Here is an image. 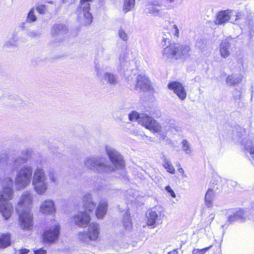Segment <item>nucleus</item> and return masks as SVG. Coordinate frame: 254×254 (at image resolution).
<instances>
[{
	"mask_svg": "<svg viewBox=\"0 0 254 254\" xmlns=\"http://www.w3.org/2000/svg\"><path fill=\"white\" fill-rule=\"evenodd\" d=\"M32 183L35 192L40 195H44L49 189V183L44 169L37 167L33 170L30 164L24 165L17 172L14 180L16 190L24 189Z\"/></svg>",
	"mask_w": 254,
	"mask_h": 254,
	"instance_id": "obj_1",
	"label": "nucleus"
},
{
	"mask_svg": "<svg viewBox=\"0 0 254 254\" xmlns=\"http://www.w3.org/2000/svg\"><path fill=\"white\" fill-rule=\"evenodd\" d=\"M107 154L114 166L107 167L99 157H87L84 161L85 166L88 169L99 172H108L115 169H122L124 167V162L122 156L114 148L111 146H106Z\"/></svg>",
	"mask_w": 254,
	"mask_h": 254,
	"instance_id": "obj_2",
	"label": "nucleus"
},
{
	"mask_svg": "<svg viewBox=\"0 0 254 254\" xmlns=\"http://www.w3.org/2000/svg\"><path fill=\"white\" fill-rule=\"evenodd\" d=\"M190 48L187 45L173 43L165 47L162 51L164 59H184L189 57Z\"/></svg>",
	"mask_w": 254,
	"mask_h": 254,
	"instance_id": "obj_3",
	"label": "nucleus"
},
{
	"mask_svg": "<svg viewBox=\"0 0 254 254\" xmlns=\"http://www.w3.org/2000/svg\"><path fill=\"white\" fill-rule=\"evenodd\" d=\"M101 227L97 223L90 224L86 231L78 233V239L82 242L88 244L89 242H97L100 240Z\"/></svg>",
	"mask_w": 254,
	"mask_h": 254,
	"instance_id": "obj_4",
	"label": "nucleus"
},
{
	"mask_svg": "<svg viewBox=\"0 0 254 254\" xmlns=\"http://www.w3.org/2000/svg\"><path fill=\"white\" fill-rule=\"evenodd\" d=\"M13 180L10 177H5L2 181L0 190V201H9L13 198Z\"/></svg>",
	"mask_w": 254,
	"mask_h": 254,
	"instance_id": "obj_5",
	"label": "nucleus"
},
{
	"mask_svg": "<svg viewBox=\"0 0 254 254\" xmlns=\"http://www.w3.org/2000/svg\"><path fill=\"white\" fill-rule=\"evenodd\" d=\"M96 75L101 83L103 85H108L115 86L119 83V77L113 72L105 71L102 72L99 67L95 66Z\"/></svg>",
	"mask_w": 254,
	"mask_h": 254,
	"instance_id": "obj_6",
	"label": "nucleus"
},
{
	"mask_svg": "<svg viewBox=\"0 0 254 254\" xmlns=\"http://www.w3.org/2000/svg\"><path fill=\"white\" fill-rule=\"evenodd\" d=\"M34 195L30 191H24L19 198L16 205V212L29 210L33 205Z\"/></svg>",
	"mask_w": 254,
	"mask_h": 254,
	"instance_id": "obj_7",
	"label": "nucleus"
},
{
	"mask_svg": "<svg viewBox=\"0 0 254 254\" xmlns=\"http://www.w3.org/2000/svg\"><path fill=\"white\" fill-rule=\"evenodd\" d=\"M133 89L138 92L151 91L153 89L151 81L144 74L138 75L132 85Z\"/></svg>",
	"mask_w": 254,
	"mask_h": 254,
	"instance_id": "obj_8",
	"label": "nucleus"
},
{
	"mask_svg": "<svg viewBox=\"0 0 254 254\" xmlns=\"http://www.w3.org/2000/svg\"><path fill=\"white\" fill-rule=\"evenodd\" d=\"M139 124L154 133L160 132L162 127L160 124L146 114L140 115Z\"/></svg>",
	"mask_w": 254,
	"mask_h": 254,
	"instance_id": "obj_9",
	"label": "nucleus"
},
{
	"mask_svg": "<svg viewBox=\"0 0 254 254\" xmlns=\"http://www.w3.org/2000/svg\"><path fill=\"white\" fill-rule=\"evenodd\" d=\"M19 215L18 223L20 227L25 230H31L33 228V215L29 210L17 212Z\"/></svg>",
	"mask_w": 254,
	"mask_h": 254,
	"instance_id": "obj_10",
	"label": "nucleus"
},
{
	"mask_svg": "<svg viewBox=\"0 0 254 254\" xmlns=\"http://www.w3.org/2000/svg\"><path fill=\"white\" fill-rule=\"evenodd\" d=\"M32 150L30 149H24L21 151L20 156L15 157L10 163L9 168L10 170L9 173L12 174L14 170L17 169L22 164L26 163L28 159L31 157Z\"/></svg>",
	"mask_w": 254,
	"mask_h": 254,
	"instance_id": "obj_11",
	"label": "nucleus"
},
{
	"mask_svg": "<svg viewBox=\"0 0 254 254\" xmlns=\"http://www.w3.org/2000/svg\"><path fill=\"white\" fill-rule=\"evenodd\" d=\"M60 234V226L56 222L50 227L46 228L43 235V240L45 242L53 243L57 241Z\"/></svg>",
	"mask_w": 254,
	"mask_h": 254,
	"instance_id": "obj_12",
	"label": "nucleus"
},
{
	"mask_svg": "<svg viewBox=\"0 0 254 254\" xmlns=\"http://www.w3.org/2000/svg\"><path fill=\"white\" fill-rule=\"evenodd\" d=\"M73 221L76 226L85 228L90 222L91 217L86 212L79 211L73 216Z\"/></svg>",
	"mask_w": 254,
	"mask_h": 254,
	"instance_id": "obj_13",
	"label": "nucleus"
},
{
	"mask_svg": "<svg viewBox=\"0 0 254 254\" xmlns=\"http://www.w3.org/2000/svg\"><path fill=\"white\" fill-rule=\"evenodd\" d=\"M147 218V225L154 228L157 225L161 223L162 212L157 208H153L149 211Z\"/></svg>",
	"mask_w": 254,
	"mask_h": 254,
	"instance_id": "obj_14",
	"label": "nucleus"
},
{
	"mask_svg": "<svg viewBox=\"0 0 254 254\" xmlns=\"http://www.w3.org/2000/svg\"><path fill=\"white\" fill-rule=\"evenodd\" d=\"M40 212L43 214L49 215L55 214L56 211L54 201L48 199L42 201L40 205Z\"/></svg>",
	"mask_w": 254,
	"mask_h": 254,
	"instance_id": "obj_15",
	"label": "nucleus"
},
{
	"mask_svg": "<svg viewBox=\"0 0 254 254\" xmlns=\"http://www.w3.org/2000/svg\"><path fill=\"white\" fill-rule=\"evenodd\" d=\"M168 87L170 90H173L181 100L186 99L187 92L181 83L178 82H171L168 84Z\"/></svg>",
	"mask_w": 254,
	"mask_h": 254,
	"instance_id": "obj_16",
	"label": "nucleus"
},
{
	"mask_svg": "<svg viewBox=\"0 0 254 254\" xmlns=\"http://www.w3.org/2000/svg\"><path fill=\"white\" fill-rule=\"evenodd\" d=\"M4 103L11 108H21L23 101L18 96L13 95H7L4 97Z\"/></svg>",
	"mask_w": 254,
	"mask_h": 254,
	"instance_id": "obj_17",
	"label": "nucleus"
},
{
	"mask_svg": "<svg viewBox=\"0 0 254 254\" xmlns=\"http://www.w3.org/2000/svg\"><path fill=\"white\" fill-rule=\"evenodd\" d=\"M13 213V206L9 201H0V213L5 219L10 218Z\"/></svg>",
	"mask_w": 254,
	"mask_h": 254,
	"instance_id": "obj_18",
	"label": "nucleus"
},
{
	"mask_svg": "<svg viewBox=\"0 0 254 254\" xmlns=\"http://www.w3.org/2000/svg\"><path fill=\"white\" fill-rule=\"evenodd\" d=\"M234 11L232 10H221L218 13L215 23L216 24H222L226 23L233 16Z\"/></svg>",
	"mask_w": 254,
	"mask_h": 254,
	"instance_id": "obj_19",
	"label": "nucleus"
},
{
	"mask_svg": "<svg viewBox=\"0 0 254 254\" xmlns=\"http://www.w3.org/2000/svg\"><path fill=\"white\" fill-rule=\"evenodd\" d=\"M244 211L240 209H235L228 212V221L232 223L244 218Z\"/></svg>",
	"mask_w": 254,
	"mask_h": 254,
	"instance_id": "obj_20",
	"label": "nucleus"
},
{
	"mask_svg": "<svg viewBox=\"0 0 254 254\" xmlns=\"http://www.w3.org/2000/svg\"><path fill=\"white\" fill-rule=\"evenodd\" d=\"M108 203L106 200L100 201L96 209V215L98 219H102L107 212Z\"/></svg>",
	"mask_w": 254,
	"mask_h": 254,
	"instance_id": "obj_21",
	"label": "nucleus"
},
{
	"mask_svg": "<svg viewBox=\"0 0 254 254\" xmlns=\"http://www.w3.org/2000/svg\"><path fill=\"white\" fill-rule=\"evenodd\" d=\"M231 44L227 41H223L219 46L221 57L224 59L228 58L230 55Z\"/></svg>",
	"mask_w": 254,
	"mask_h": 254,
	"instance_id": "obj_22",
	"label": "nucleus"
},
{
	"mask_svg": "<svg viewBox=\"0 0 254 254\" xmlns=\"http://www.w3.org/2000/svg\"><path fill=\"white\" fill-rule=\"evenodd\" d=\"M145 11L147 13H149L154 16H159L161 13L160 10L158 7V5L155 4L153 2H149L146 5Z\"/></svg>",
	"mask_w": 254,
	"mask_h": 254,
	"instance_id": "obj_23",
	"label": "nucleus"
},
{
	"mask_svg": "<svg viewBox=\"0 0 254 254\" xmlns=\"http://www.w3.org/2000/svg\"><path fill=\"white\" fill-rule=\"evenodd\" d=\"M90 8L86 9L85 8H79L78 10H82L83 11V17L82 20L83 24L85 26L90 25L93 21V17L90 12Z\"/></svg>",
	"mask_w": 254,
	"mask_h": 254,
	"instance_id": "obj_24",
	"label": "nucleus"
},
{
	"mask_svg": "<svg viewBox=\"0 0 254 254\" xmlns=\"http://www.w3.org/2000/svg\"><path fill=\"white\" fill-rule=\"evenodd\" d=\"M243 77V75L240 74H232L227 77L226 82L230 86L238 84L241 82Z\"/></svg>",
	"mask_w": 254,
	"mask_h": 254,
	"instance_id": "obj_25",
	"label": "nucleus"
},
{
	"mask_svg": "<svg viewBox=\"0 0 254 254\" xmlns=\"http://www.w3.org/2000/svg\"><path fill=\"white\" fill-rule=\"evenodd\" d=\"M11 236L9 233H3L0 236V248L4 249L11 244Z\"/></svg>",
	"mask_w": 254,
	"mask_h": 254,
	"instance_id": "obj_26",
	"label": "nucleus"
},
{
	"mask_svg": "<svg viewBox=\"0 0 254 254\" xmlns=\"http://www.w3.org/2000/svg\"><path fill=\"white\" fill-rule=\"evenodd\" d=\"M67 31L66 28L63 24H55L52 29V33L54 35H64Z\"/></svg>",
	"mask_w": 254,
	"mask_h": 254,
	"instance_id": "obj_27",
	"label": "nucleus"
},
{
	"mask_svg": "<svg viewBox=\"0 0 254 254\" xmlns=\"http://www.w3.org/2000/svg\"><path fill=\"white\" fill-rule=\"evenodd\" d=\"M245 149L251 155L252 160L254 161V140L248 141L245 144Z\"/></svg>",
	"mask_w": 254,
	"mask_h": 254,
	"instance_id": "obj_28",
	"label": "nucleus"
},
{
	"mask_svg": "<svg viewBox=\"0 0 254 254\" xmlns=\"http://www.w3.org/2000/svg\"><path fill=\"white\" fill-rule=\"evenodd\" d=\"M214 192L212 189H208L205 196V202L208 207H211L212 205V201L214 197Z\"/></svg>",
	"mask_w": 254,
	"mask_h": 254,
	"instance_id": "obj_29",
	"label": "nucleus"
},
{
	"mask_svg": "<svg viewBox=\"0 0 254 254\" xmlns=\"http://www.w3.org/2000/svg\"><path fill=\"white\" fill-rule=\"evenodd\" d=\"M163 166L165 168L168 172L172 174H175V170L172 163L169 159L166 157L164 158Z\"/></svg>",
	"mask_w": 254,
	"mask_h": 254,
	"instance_id": "obj_30",
	"label": "nucleus"
},
{
	"mask_svg": "<svg viewBox=\"0 0 254 254\" xmlns=\"http://www.w3.org/2000/svg\"><path fill=\"white\" fill-rule=\"evenodd\" d=\"M17 41L18 38L17 35L15 33H13L11 35L9 36L8 39L6 41L5 46L7 47L15 46Z\"/></svg>",
	"mask_w": 254,
	"mask_h": 254,
	"instance_id": "obj_31",
	"label": "nucleus"
},
{
	"mask_svg": "<svg viewBox=\"0 0 254 254\" xmlns=\"http://www.w3.org/2000/svg\"><path fill=\"white\" fill-rule=\"evenodd\" d=\"M123 223L125 229L130 230L131 228V222L130 219L129 214L128 211H126L123 220Z\"/></svg>",
	"mask_w": 254,
	"mask_h": 254,
	"instance_id": "obj_32",
	"label": "nucleus"
},
{
	"mask_svg": "<svg viewBox=\"0 0 254 254\" xmlns=\"http://www.w3.org/2000/svg\"><path fill=\"white\" fill-rule=\"evenodd\" d=\"M135 0H125L123 9L125 12L131 10L134 6Z\"/></svg>",
	"mask_w": 254,
	"mask_h": 254,
	"instance_id": "obj_33",
	"label": "nucleus"
},
{
	"mask_svg": "<svg viewBox=\"0 0 254 254\" xmlns=\"http://www.w3.org/2000/svg\"><path fill=\"white\" fill-rule=\"evenodd\" d=\"M181 144L182 145V149L186 154H189L191 153L190 145L189 142L186 140L184 139Z\"/></svg>",
	"mask_w": 254,
	"mask_h": 254,
	"instance_id": "obj_34",
	"label": "nucleus"
},
{
	"mask_svg": "<svg viewBox=\"0 0 254 254\" xmlns=\"http://www.w3.org/2000/svg\"><path fill=\"white\" fill-rule=\"evenodd\" d=\"M235 18L232 16V22L234 23L238 24L239 21L244 19V15L240 11H237L234 15Z\"/></svg>",
	"mask_w": 254,
	"mask_h": 254,
	"instance_id": "obj_35",
	"label": "nucleus"
},
{
	"mask_svg": "<svg viewBox=\"0 0 254 254\" xmlns=\"http://www.w3.org/2000/svg\"><path fill=\"white\" fill-rule=\"evenodd\" d=\"M36 20L35 10L34 8H32L28 13L27 21L32 22L35 21Z\"/></svg>",
	"mask_w": 254,
	"mask_h": 254,
	"instance_id": "obj_36",
	"label": "nucleus"
},
{
	"mask_svg": "<svg viewBox=\"0 0 254 254\" xmlns=\"http://www.w3.org/2000/svg\"><path fill=\"white\" fill-rule=\"evenodd\" d=\"M129 119L131 121H137L139 124L140 115L135 111H132L128 115Z\"/></svg>",
	"mask_w": 254,
	"mask_h": 254,
	"instance_id": "obj_37",
	"label": "nucleus"
},
{
	"mask_svg": "<svg viewBox=\"0 0 254 254\" xmlns=\"http://www.w3.org/2000/svg\"><path fill=\"white\" fill-rule=\"evenodd\" d=\"M93 0H80V7L79 8H85L86 9L90 8V4L89 2H91Z\"/></svg>",
	"mask_w": 254,
	"mask_h": 254,
	"instance_id": "obj_38",
	"label": "nucleus"
},
{
	"mask_svg": "<svg viewBox=\"0 0 254 254\" xmlns=\"http://www.w3.org/2000/svg\"><path fill=\"white\" fill-rule=\"evenodd\" d=\"M196 46L201 51H204L206 47V42L202 39L198 40Z\"/></svg>",
	"mask_w": 254,
	"mask_h": 254,
	"instance_id": "obj_39",
	"label": "nucleus"
},
{
	"mask_svg": "<svg viewBox=\"0 0 254 254\" xmlns=\"http://www.w3.org/2000/svg\"><path fill=\"white\" fill-rule=\"evenodd\" d=\"M84 206L87 211L91 212L95 208V203L93 201L85 202L84 203Z\"/></svg>",
	"mask_w": 254,
	"mask_h": 254,
	"instance_id": "obj_40",
	"label": "nucleus"
},
{
	"mask_svg": "<svg viewBox=\"0 0 254 254\" xmlns=\"http://www.w3.org/2000/svg\"><path fill=\"white\" fill-rule=\"evenodd\" d=\"M212 246L206 247L202 249H194L192 251V254H204L208 250H209Z\"/></svg>",
	"mask_w": 254,
	"mask_h": 254,
	"instance_id": "obj_41",
	"label": "nucleus"
},
{
	"mask_svg": "<svg viewBox=\"0 0 254 254\" xmlns=\"http://www.w3.org/2000/svg\"><path fill=\"white\" fill-rule=\"evenodd\" d=\"M120 37L124 41L127 40V35L125 32V30L122 29H120L118 32Z\"/></svg>",
	"mask_w": 254,
	"mask_h": 254,
	"instance_id": "obj_42",
	"label": "nucleus"
},
{
	"mask_svg": "<svg viewBox=\"0 0 254 254\" xmlns=\"http://www.w3.org/2000/svg\"><path fill=\"white\" fill-rule=\"evenodd\" d=\"M83 201L84 203L93 201L92 195L90 193H86L84 195L83 197Z\"/></svg>",
	"mask_w": 254,
	"mask_h": 254,
	"instance_id": "obj_43",
	"label": "nucleus"
},
{
	"mask_svg": "<svg viewBox=\"0 0 254 254\" xmlns=\"http://www.w3.org/2000/svg\"><path fill=\"white\" fill-rule=\"evenodd\" d=\"M49 178L51 182L54 184L58 183V179L57 176L55 175L54 172H51L50 173Z\"/></svg>",
	"mask_w": 254,
	"mask_h": 254,
	"instance_id": "obj_44",
	"label": "nucleus"
},
{
	"mask_svg": "<svg viewBox=\"0 0 254 254\" xmlns=\"http://www.w3.org/2000/svg\"><path fill=\"white\" fill-rule=\"evenodd\" d=\"M172 32L173 33L174 35L178 37L179 34V29L176 25H173L172 28Z\"/></svg>",
	"mask_w": 254,
	"mask_h": 254,
	"instance_id": "obj_45",
	"label": "nucleus"
},
{
	"mask_svg": "<svg viewBox=\"0 0 254 254\" xmlns=\"http://www.w3.org/2000/svg\"><path fill=\"white\" fill-rule=\"evenodd\" d=\"M40 35V33L36 31H32L29 32L28 36L32 38H34Z\"/></svg>",
	"mask_w": 254,
	"mask_h": 254,
	"instance_id": "obj_46",
	"label": "nucleus"
},
{
	"mask_svg": "<svg viewBox=\"0 0 254 254\" xmlns=\"http://www.w3.org/2000/svg\"><path fill=\"white\" fill-rule=\"evenodd\" d=\"M165 190L167 191V192H168L170 194L172 197L174 198L176 197V194L174 191L169 186L166 187Z\"/></svg>",
	"mask_w": 254,
	"mask_h": 254,
	"instance_id": "obj_47",
	"label": "nucleus"
},
{
	"mask_svg": "<svg viewBox=\"0 0 254 254\" xmlns=\"http://www.w3.org/2000/svg\"><path fill=\"white\" fill-rule=\"evenodd\" d=\"M235 91H236V93L234 95V99L236 100H241L242 98V92L240 91H238L237 90H236Z\"/></svg>",
	"mask_w": 254,
	"mask_h": 254,
	"instance_id": "obj_48",
	"label": "nucleus"
},
{
	"mask_svg": "<svg viewBox=\"0 0 254 254\" xmlns=\"http://www.w3.org/2000/svg\"><path fill=\"white\" fill-rule=\"evenodd\" d=\"M8 158V155L6 154H2L0 155V163L5 162Z\"/></svg>",
	"mask_w": 254,
	"mask_h": 254,
	"instance_id": "obj_49",
	"label": "nucleus"
},
{
	"mask_svg": "<svg viewBox=\"0 0 254 254\" xmlns=\"http://www.w3.org/2000/svg\"><path fill=\"white\" fill-rule=\"evenodd\" d=\"M34 254H46L47 251L43 249H40L34 251Z\"/></svg>",
	"mask_w": 254,
	"mask_h": 254,
	"instance_id": "obj_50",
	"label": "nucleus"
},
{
	"mask_svg": "<svg viewBox=\"0 0 254 254\" xmlns=\"http://www.w3.org/2000/svg\"><path fill=\"white\" fill-rule=\"evenodd\" d=\"M30 251L28 249H22L20 250H19L17 251V254H27L28 253H29Z\"/></svg>",
	"mask_w": 254,
	"mask_h": 254,
	"instance_id": "obj_51",
	"label": "nucleus"
},
{
	"mask_svg": "<svg viewBox=\"0 0 254 254\" xmlns=\"http://www.w3.org/2000/svg\"><path fill=\"white\" fill-rule=\"evenodd\" d=\"M35 10L40 13H43L44 11V7L43 6H38Z\"/></svg>",
	"mask_w": 254,
	"mask_h": 254,
	"instance_id": "obj_52",
	"label": "nucleus"
},
{
	"mask_svg": "<svg viewBox=\"0 0 254 254\" xmlns=\"http://www.w3.org/2000/svg\"><path fill=\"white\" fill-rule=\"evenodd\" d=\"M178 172L182 174V176L183 178L187 177V175L185 173L184 170L182 168H181V167L179 168L178 169Z\"/></svg>",
	"mask_w": 254,
	"mask_h": 254,
	"instance_id": "obj_53",
	"label": "nucleus"
},
{
	"mask_svg": "<svg viewBox=\"0 0 254 254\" xmlns=\"http://www.w3.org/2000/svg\"><path fill=\"white\" fill-rule=\"evenodd\" d=\"M168 254H178V252L176 250H174L173 251L169 252Z\"/></svg>",
	"mask_w": 254,
	"mask_h": 254,
	"instance_id": "obj_54",
	"label": "nucleus"
},
{
	"mask_svg": "<svg viewBox=\"0 0 254 254\" xmlns=\"http://www.w3.org/2000/svg\"><path fill=\"white\" fill-rule=\"evenodd\" d=\"M167 40V38H163V39L162 40V44L163 45H164L166 44Z\"/></svg>",
	"mask_w": 254,
	"mask_h": 254,
	"instance_id": "obj_55",
	"label": "nucleus"
},
{
	"mask_svg": "<svg viewBox=\"0 0 254 254\" xmlns=\"http://www.w3.org/2000/svg\"><path fill=\"white\" fill-rule=\"evenodd\" d=\"M68 1V0H63V2H66Z\"/></svg>",
	"mask_w": 254,
	"mask_h": 254,
	"instance_id": "obj_56",
	"label": "nucleus"
},
{
	"mask_svg": "<svg viewBox=\"0 0 254 254\" xmlns=\"http://www.w3.org/2000/svg\"><path fill=\"white\" fill-rule=\"evenodd\" d=\"M133 134H134L135 135H136V133H135V132H133Z\"/></svg>",
	"mask_w": 254,
	"mask_h": 254,
	"instance_id": "obj_57",
	"label": "nucleus"
}]
</instances>
